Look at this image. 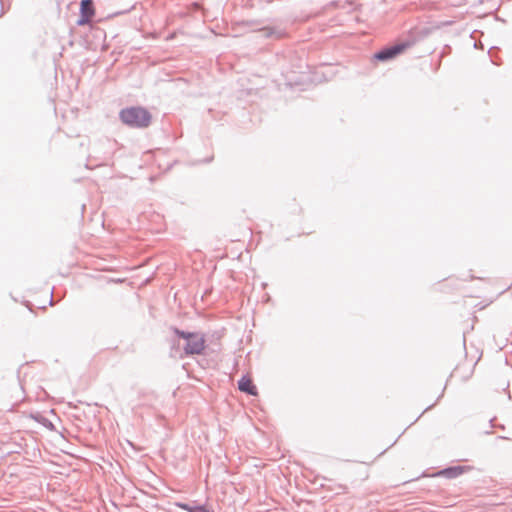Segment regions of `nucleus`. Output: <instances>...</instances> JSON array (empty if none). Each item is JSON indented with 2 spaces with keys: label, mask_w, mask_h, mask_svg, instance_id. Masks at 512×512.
<instances>
[{
  "label": "nucleus",
  "mask_w": 512,
  "mask_h": 512,
  "mask_svg": "<svg viewBox=\"0 0 512 512\" xmlns=\"http://www.w3.org/2000/svg\"><path fill=\"white\" fill-rule=\"evenodd\" d=\"M121 121L131 127L145 128L151 123L150 113L143 107H129L120 111Z\"/></svg>",
  "instance_id": "f257e3e1"
},
{
  "label": "nucleus",
  "mask_w": 512,
  "mask_h": 512,
  "mask_svg": "<svg viewBox=\"0 0 512 512\" xmlns=\"http://www.w3.org/2000/svg\"><path fill=\"white\" fill-rule=\"evenodd\" d=\"M174 331L179 337L186 340L184 350L187 355L201 354L204 351L205 339L202 335L198 333H186L178 329Z\"/></svg>",
  "instance_id": "f03ea898"
},
{
  "label": "nucleus",
  "mask_w": 512,
  "mask_h": 512,
  "mask_svg": "<svg viewBox=\"0 0 512 512\" xmlns=\"http://www.w3.org/2000/svg\"><path fill=\"white\" fill-rule=\"evenodd\" d=\"M409 47L408 43H400L387 47L373 55V58L379 61L391 60L401 53H403Z\"/></svg>",
  "instance_id": "7ed1b4c3"
},
{
  "label": "nucleus",
  "mask_w": 512,
  "mask_h": 512,
  "mask_svg": "<svg viewBox=\"0 0 512 512\" xmlns=\"http://www.w3.org/2000/svg\"><path fill=\"white\" fill-rule=\"evenodd\" d=\"M95 16V8L92 0H82L80 3V19L78 25L89 24Z\"/></svg>",
  "instance_id": "20e7f679"
},
{
  "label": "nucleus",
  "mask_w": 512,
  "mask_h": 512,
  "mask_svg": "<svg viewBox=\"0 0 512 512\" xmlns=\"http://www.w3.org/2000/svg\"><path fill=\"white\" fill-rule=\"evenodd\" d=\"M238 388L240 391L245 392L247 394L256 396L257 388L253 384L252 379L249 376H243L238 383Z\"/></svg>",
  "instance_id": "39448f33"
},
{
  "label": "nucleus",
  "mask_w": 512,
  "mask_h": 512,
  "mask_svg": "<svg viewBox=\"0 0 512 512\" xmlns=\"http://www.w3.org/2000/svg\"><path fill=\"white\" fill-rule=\"evenodd\" d=\"M176 506H178L182 509H185L189 512H209V510H207L204 506H197V507L191 508L188 505L182 504V503H176Z\"/></svg>",
  "instance_id": "423d86ee"
}]
</instances>
